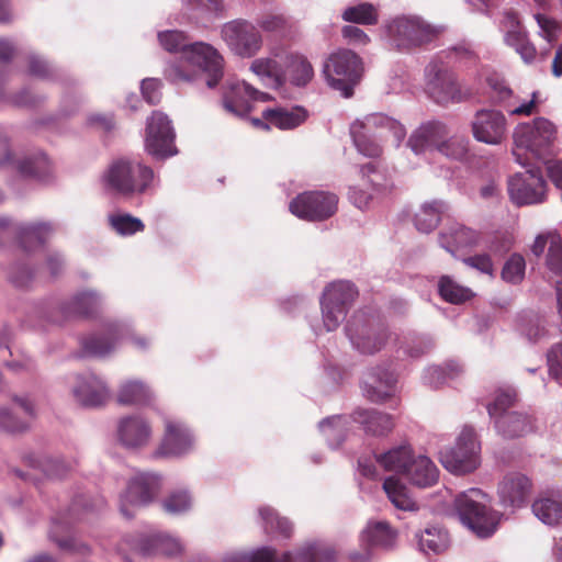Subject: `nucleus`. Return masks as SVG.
Wrapping results in <instances>:
<instances>
[{"label": "nucleus", "mask_w": 562, "mask_h": 562, "mask_svg": "<svg viewBox=\"0 0 562 562\" xmlns=\"http://www.w3.org/2000/svg\"><path fill=\"white\" fill-rule=\"evenodd\" d=\"M383 490L390 502L397 509L408 512L418 509V505L409 494L408 488L398 477L394 475L386 477L383 482Z\"/></svg>", "instance_id": "34"}, {"label": "nucleus", "mask_w": 562, "mask_h": 562, "mask_svg": "<svg viewBox=\"0 0 562 562\" xmlns=\"http://www.w3.org/2000/svg\"><path fill=\"white\" fill-rule=\"evenodd\" d=\"M411 482L419 487L434 485L438 480V469L426 456L413 457L406 473Z\"/></svg>", "instance_id": "33"}, {"label": "nucleus", "mask_w": 562, "mask_h": 562, "mask_svg": "<svg viewBox=\"0 0 562 562\" xmlns=\"http://www.w3.org/2000/svg\"><path fill=\"white\" fill-rule=\"evenodd\" d=\"M160 477L153 473H138L128 482L121 495L120 509L126 518H132L136 510L149 504L159 493Z\"/></svg>", "instance_id": "11"}, {"label": "nucleus", "mask_w": 562, "mask_h": 562, "mask_svg": "<svg viewBox=\"0 0 562 562\" xmlns=\"http://www.w3.org/2000/svg\"><path fill=\"white\" fill-rule=\"evenodd\" d=\"M355 423L359 424L366 434L371 436H385L392 431L394 423L389 414L375 409L358 408L352 415Z\"/></svg>", "instance_id": "28"}, {"label": "nucleus", "mask_w": 562, "mask_h": 562, "mask_svg": "<svg viewBox=\"0 0 562 562\" xmlns=\"http://www.w3.org/2000/svg\"><path fill=\"white\" fill-rule=\"evenodd\" d=\"M471 127L477 142L498 145L506 136L507 122L501 111L482 109L476 111Z\"/></svg>", "instance_id": "16"}, {"label": "nucleus", "mask_w": 562, "mask_h": 562, "mask_svg": "<svg viewBox=\"0 0 562 562\" xmlns=\"http://www.w3.org/2000/svg\"><path fill=\"white\" fill-rule=\"evenodd\" d=\"M342 19L357 24L373 25L378 22V14L371 3L361 2L348 7L342 13Z\"/></svg>", "instance_id": "50"}, {"label": "nucleus", "mask_w": 562, "mask_h": 562, "mask_svg": "<svg viewBox=\"0 0 562 562\" xmlns=\"http://www.w3.org/2000/svg\"><path fill=\"white\" fill-rule=\"evenodd\" d=\"M418 546L425 553L439 554L445 552L450 546V537L448 532L437 526L425 528L417 535Z\"/></svg>", "instance_id": "40"}, {"label": "nucleus", "mask_w": 562, "mask_h": 562, "mask_svg": "<svg viewBox=\"0 0 562 562\" xmlns=\"http://www.w3.org/2000/svg\"><path fill=\"white\" fill-rule=\"evenodd\" d=\"M161 81L156 78H146L142 80L140 92L144 100L150 104L156 105L161 99Z\"/></svg>", "instance_id": "62"}, {"label": "nucleus", "mask_w": 562, "mask_h": 562, "mask_svg": "<svg viewBox=\"0 0 562 562\" xmlns=\"http://www.w3.org/2000/svg\"><path fill=\"white\" fill-rule=\"evenodd\" d=\"M516 401V393L513 389L498 390L495 394L493 402L487 404L488 415L494 422L499 415L508 414Z\"/></svg>", "instance_id": "53"}, {"label": "nucleus", "mask_w": 562, "mask_h": 562, "mask_svg": "<svg viewBox=\"0 0 562 562\" xmlns=\"http://www.w3.org/2000/svg\"><path fill=\"white\" fill-rule=\"evenodd\" d=\"M45 97L35 94L29 88H23L19 92L10 95L9 98L5 95L2 101H9L11 104L15 106H36L44 101Z\"/></svg>", "instance_id": "61"}, {"label": "nucleus", "mask_w": 562, "mask_h": 562, "mask_svg": "<svg viewBox=\"0 0 562 562\" xmlns=\"http://www.w3.org/2000/svg\"><path fill=\"white\" fill-rule=\"evenodd\" d=\"M346 331L355 348L368 355L381 350L389 338L384 327L375 324L373 319H363L359 315L348 322Z\"/></svg>", "instance_id": "14"}, {"label": "nucleus", "mask_w": 562, "mask_h": 562, "mask_svg": "<svg viewBox=\"0 0 562 562\" xmlns=\"http://www.w3.org/2000/svg\"><path fill=\"white\" fill-rule=\"evenodd\" d=\"M395 375L384 369H374L366 374L363 381L364 395L372 402H382L395 391Z\"/></svg>", "instance_id": "25"}, {"label": "nucleus", "mask_w": 562, "mask_h": 562, "mask_svg": "<svg viewBox=\"0 0 562 562\" xmlns=\"http://www.w3.org/2000/svg\"><path fill=\"white\" fill-rule=\"evenodd\" d=\"M186 14L196 24H206L223 16L224 0H182Z\"/></svg>", "instance_id": "31"}, {"label": "nucleus", "mask_w": 562, "mask_h": 562, "mask_svg": "<svg viewBox=\"0 0 562 562\" xmlns=\"http://www.w3.org/2000/svg\"><path fill=\"white\" fill-rule=\"evenodd\" d=\"M151 437L149 424L139 416L122 418L117 425V438L126 448H140L146 446Z\"/></svg>", "instance_id": "23"}, {"label": "nucleus", "mask_w": 562, "mask_h": 562, "mask_svg": "<svg viewBox=\"0 0 562 562\" xmlns=\"http://www.w3.org/2000/svg\"><path fill=\"white\" fill-rule=\"evenodd\" d=\"M480 449L474 429L465 426L458 436L454 447L440 452V462L451 473L465 474L479 467Z\"/></svg>", "instance_id": "6"}, {"label": "nucleus", "mask_w": 562, "mask_h": 562, "mask_svg": "<svg viewBox=\"0 0 562 562\" xmlns=\"http://www.w3.org/2000/svg\"><path fill=\"white\" fill-rule=\"evenodd\" d=\"M150 389L142 381L131 380L121 385L117 401L124 405L144 404L151 400Z\"/></svg>", "instance_id": "45"}, {"label": "nucleus", "mask_w": 562, "mask_h": 562, "mask_svg": "<svg viewBox=\"0 0 562 562\" xmlns=\"http://www.w3.org/2000/svg\"><path fill=\"white\" fill-rule=\"evenodd\" d=\"M335 550L330 547L308 546L295 554L286 552L277 560L276 551L261 548L251 553L232 554L223 562H334Z\"/></svg>", "instance_id": "10"}, {"label": "nucleus", "mask_w": 562, "mask_h": 562, "mask_svg": "<svg viewBox=\"0 0 562 562\" xmlns=\"http://www.w3.org/2000/svg\"><path fill=\"white\" fill-rule=\"evenodd\" d=\"M132 549L143 555L151 553L173 555L181 552L182 544L178 539L169 535L154 533L137 540L132 544Z\"/></svg>", "instance_id": "30"}, {"label": "nucleus", "mask_w": 562, "mask_h": 562, "mask_svg": "<svg viewBox=\"0 0 562 562\" xmlns=\"http://www.w3.org/2000/svg\"><path fill=\"white\" fill-rule=\"evenodd\" d=\"M544 178H509L508 193L517 205L541 203L546 198Z\"/></svg>", "instance_id": "21"}, {"label": "nucleus", "mask_w": 562, "mask_h": 562, "mask_svg": "<svg viewBox=\"0 0 562 562\" xmlns=\"http://www.w3.org/2000/svg\"><path fill=\"white\" fill-rule=\"evenodd\" d=\"M350 135L357 150L369 158L376 159L383 153L382 139L375 133L367 132L360 127V124L352 123L350 125Z\"/></svg>", "instance_id": "36"}, {"label": "nucleus", "mask_w": 562, "mask_h": 562, "mask_svg": "<svg viewBox=\"0 0 562 562\" xmlns=\"http://www.w3.org/2000/svg\"><path fill=\"white\" fill-rule=\"evenodd\" d=\"M103 176H154V171L137 157L123 156L113 159Z\"/></svg>", "instance_id": "41"}, {"label": "nucleus", "mask_w": 562, "mask_h": 562, "mask_svg": "<svg viewBox=\"0 0 562 562\" xmlns=\"http://www.w3.org/2000/svg\"><path fill=\"white\" fill-rule=\"evenodd\" d=\"M447 134V127L442 122L428 121L413 131L408 137L407 147L416 156L437 151V145Z\"/></svg>", "instance_id": "19"}, {"label": "nucleus", "mask_w": 562, "mask_h": 562, "mask_svg": "<svg viewBox=\"0 0 562 562\" xmlns=\"http://www.w3.org/2000/svg\"><path fill=\"white\" fill-rule=\"evenodd\" d=\"M530 479L518 472L508 473L498 484L497 495L504 508L512 512L524 507L531 495Z\"/></svg>", "instance_id": "17"}, {"label": "nucleus", "mask_w": 562, "mask_h": 562, "mask_svg": "<svg viewBox=\"0 0 562 562\" xmlns=\"http://www.w3.org/2000/svg\"><path fill=\"white\" fill-rule=\"evenodd\" d=\"M262 117L279 130H293L306 121L308 112L301 105L292 108L278 106L266 109L262 112Z\"/></svg>", "instance_id": "29"}, {"label": "nucleus", "mask_w": 562, "mask_h": 562, "mask_svg": "<svg viewBox=\"0 0 562 562\" xmlns=\"http://www.w3.org/2000/svg\"><path fill=\"white\" fill-rule=\"evenodd\" d=\"M29 428V423L14 416L9 408L0 406V429L7 432H22Z\"/></svg>", "instance_id": "60"}, {"label": "nucleus", "mask_w": 562, "mask_h": 562, "mask_svg": "<svg viewBox=\"0 0 562 562\" xmlns=\"http://www.w3.org/2000/svg\"><path fill=\"white\" fill-rule=\"evenodd\" d=\"M147 186L146 178H104L103 183L109 192L123 195L140 193Z\"/></svg>", "instance_id": "48"}, {"label": "nucleus", "mask_w": 562, "mask_h": 562, "mask_svg": "<svg viewBox=\"0 0 562 562\" xmlns=\"http://www.w3.org/2000/svg\"><path fill=\"white\" fill-rule=\"evenodd\" d=\"M488 87L491 88V98L494 102L499 103L505 110L510 105L513 98V90L509 86L497 77H490L487 79Z\"/></svg>", "instance_id": "58"}, {"label": "nucleus", "mask_w": 562, "mask_h": 562, "mask_svg": "<svg viewBox=\"0 0 562 562\" xmlns=\"http://www.w3.org/2000/svg\"><path fill=\"white\" fill-rule=\"evenodd\" d=\"M549 373L558 381L562 380V345L553 346L548 352Z\"/></svg>", "instance_id": "64"}, {"label": "nucleus", "mask_w": 562, "mask_h": 562, "mask_svg": "<svg viewBox=\"0 0 562 562\" xmlns=\"http://www.w3.org/2000/svg\"><path fill=\"white\" fill-rule=\"evenodd\" d=\"M322 314L324 326L327 331L335 330L339 327L340 323L345 319L347 310L342 308L338 304L321 301Z\"/></svg>", "instance_id": "55"}, {"label": "nucleus", "mask_w": 562, "mask_h": 562, "mask_svg": "<svg viewBox=\"0 0 562 562\" xmlns=\"http://www.w3.org/2000/svg\"><path fill=\"white\" fill-rule=\"evenodd\" d=\"M29 74L42 79H50L56 76V69L47 59L32 53L29 55Z\"/></svg>", "instance_id": "59"}, {"label": "nucleus", "mask_w": 562, "mask_h": 562, "mask_svg": "<svg viewBox=\"0 0 562 562\" xmlns=\"http://www.w3.org/2000/svg\"><path fill=\"white\" fill-rule=\"evenodd\" d=\"M72 394L77 403L86 407L101 406L110 397L106 384L92 373L77 376Z\"/></svg>", "instance_id": "20"}, {"label": "nucleus", "mask_w": 562, "mask_h": 562, "mask_svg": "<svg viewBox=\"0 0 562 562\" xmlns=\"http://www.w3.org/2000/svg\"><path fill=\"white\" fill-rule=\"evenodd\" d=\"M176 132L171 120L160 111H154L146 122L145 149L157 160L178 154Z\"/></svg>", "instance_id": "8"}, {"label": "nucleus", "mask_w": 562, "mask_h": 562, "mask_svg": "<svg viewBox=\"0 0 562 562\" xmlns=\"http://www.w3.org/2000/svg\"><path fill=\"white\" fill-rule=\"evenodd\" d=\"M338 198L334 193L314 191L299 194L290 203V212L299 218L322 221L337 211Z\"/></svg>", "instance_id": "13"}, {"label": "nucleus", "mask_w": 562, "mask_h": 562, "mask_svg": "<svg viewBox=\"0 0 562 562\" xmlns=\"http://www.w3.org/2000/svg\"><path fill=\"white\" fill-rule=\"evenodd\" d=\"M413 457L411 447L400 446L376 454L375 462L385 471L406 474Z\"/></svg>", "instance_id": "35"}, {"label": "nucleus", "mask_w": 562, "mask_h": 562, "mask_svg": "<svg viewBox=\"0 0 562 562\" xmlns=\"http://www.w3.org/2000/svg\"><path fill=\"white\" fill-rule=\"evenodd\" d=\"M101 305L100 296L92 291L77 294L69 303V311L77 315L89 316Z\"/></svg>", "instance_id": "51"}, {"label": "nucleus", "mask_w": 562, "mask_h": 562, "mask_svg": "<svg viewBox=\"0 0 562 562\" xmlns=\"http://www.w3.org/2000/svg\"><path fill=\"white\" fill-rule=\"evenodd\" d=\"M193 447V437L190 430L176 420L165 422V435L157 450V456L180 457L188 453Z\"/></svg>", "instance_id": "18"}, {"label": "nucleus", "mask_w": 562, "mask_h": 562, "mask_svg": "<svg viewBox=\"0 0 562 562\" xmlns=\"http://www.w3.org/2000/svg\"><path fill=\"white\" fill-rule=\"evenodd\" d=\"M363 72L361 58L350 49L331 53L323 64V75L327 85L339 91L344 98L353 95L355 87Z\"/></svg>", "instance_id": "4"}, {"label": "nucleus", "mask_w": 562, "mask_h": 562, "mask_svg": "<svg viewBox=\"0 0 562 562\" xmlns=\"http://www.w3.org/2000/svg\"><path fill=\"white\" fill-rule=\"evenodd\" d=\"M353 123L360 124L361 128L375 133L381 138L392 135L396 146H400L406 136L404 125L398 120L384 113H371L361 120H356Z\"/></svg>", "instance_id": "22"}, {"label": "nucleus", "mask_w": 562, "mask_h": 562, "mask_svg": "<svg viewBox=\"0 0 562 562\" xmlns=\"http://www.w3.org/2000/svg\"><path fill=\"white\" fill-rule=\"evenodd\" d=\"M437 151L447 158L465 162L470 157L469 139L461 136H452L437 145Z\"/></svg>", "instance_id": "47"}, {"label": "nucleus", "mask_w": 562, "mask_h": 562, "mask_svg": "<svg viewBox=\"0 0 562 562\" xmlns=\"http://www.w3.org/2000/svg\"><path fill=\"white\" fill-rule=\"evenodd\" d=\"M557 127L546 117H537L531 123L518 124L514 131L515 160L528 167V155L539 157L555 139Z\"/></svg>", "instance_id": "3"}, {"label": "nucleus", "mask_w": 562, "mask_h": 562, "mask_svg": "<svg viewBox=\"0 0 562 562\" xmlns=\"http://www.w3.org/2000/svg\"><path fill=\"white\" fill-rule=\"evenodd\" d=\"M395 540L396 533L383 521L369 524L361 535V541L372 548L389 549Z\"/></svg>", "instance_id": "39"}, {"label": "nucleus", "mask_w": 562, "mask_h": 562, "mask_svg": "<svg viewBox=\"0 0 562 562\" xmlns=\"http://www.w3.org/2000/svg\"><path fill=\"white\" fill-rule=\"evenodd\" d=\"M36 467H40L43 472L53 479L61 477L68 470L67 464L59 458H46L36 461Z\"/></svg>", "instance_id": "63"}, {"label": "nucleus", "mask_w": 562, "mask_h": 562, "mask_svg": "<svg viewBox=\"0 0 562 562\" xmlns=\"http://www.w3.org/2000/svg\"><path fill=\"white\" fill-rule=\"evenodd\" d=\"M461 522L480 538L491 537L497 529L501 515L490 508L488 498L479 488L459 494L454 501Z\"/></svg>", "instance_id": "2"}, {"label": "nucleus", "mask_w": 562, "mask_h": 562, "mask_svg": "<svg viewBox=\"0 0 562 562\" xmlns=\"http://www.w3.org/2000/svg\"><path fill=\"white\" fill-rule=\"evenodd\" d=\"M221 37L233 54L251 58L259 53L263 38L258 27L245 19H235L221 27Z\"/></svg>", "instance_id": "7"}, {"label": "nucleus", "mask_w": 562, "mask_h": 562, "mask_svg": "<svg viewBox=\"0 0 562 562\" xmlns=\"http://www.w3.org/2000/svg\"><path fill=\"white\" fill-rule=\"evenodd\" d=\"M494 426L498 435L507 439H513L532 432L535 430V420L526 413L510 412L505 415H499Z\"/></svg>", "instance_id": "27"}, {"label": "nucleus", "mask_w": 562, "mask_h": 562, "mask_svg": "<svg viewBox=\"0 0 562 562\" xmlns=\"http://www.w3.org/2000/svg\"><path fill=\"white\" fill-rule=\"evenodd\" d=\"M477 232L454 223L446 227L439 235V243L452 256L463 248L473 247L479 243Z\"/></svg>", "instance_id": "26"}, {"label": "nucleus", "mask_w": 562, "mask_h": 562, "mask_svg": "<svg viewBox=\"0 0 562 562\" xmlns=\"http://www.w3.org/2000/svg\"><path fill=\"white\" fill-rule=\"evenodd\" d=\"M54 228L49 223L27 224L20 228V241L26 250L42 246L52 235Z\"/></svg>", "instance_id": "43"}, {"label": "nucleus", "mask_w": 562, "mask_h": 562, "mask_svg": "<svg viewBox=\"0 0 562 562\" xmlns=\"http://www.w3.org/2000/svg\"><path fill=\"white\" fill-rule=\"evenodd\" d=\"M110 223L111 226L121 235H132L144 229L143 222L130 214L111 216Z\"/></svg>", "instance_id": "57"}, {"label": "nucleus", "mask_w": 562, "mask_h": 562, "mask_svg": "<svg viewBox=\"0 0 562 562\" xmlns=\"http://www.w3.org/2000/svg\"><path fill=\"white\" fill-rule=\"evenodd\" d=\"M445 205L440 201L424 203L415 214V226L422 233H429L440 222Z\"/></svg>", "instance_id": "44"}, {"label": "nucleus", "mask_w": 562, "mask_h": 562, "mask_svg": "<svg viewBox=\"0 0 562 562\" xmlns=\"http://www.w3.org/2000/svg\"><path fill=\"white\" fill-rule=\"evenodd\" d=\"M440 296L452 304H461L474 294L471 289L462 286L448 276H442L438 283Z\"/></svg>", "instance_id": "46"}, {"label": "nucleus", "mask_w": 562, "mask_h": 562, "mask_svg": "<svg viewBox=\"0 0 562 562\" xmlns=\"http://www.w3.org/2000/svg\"><path fill=\"white\" fill-rule=\"evenodd\" d=\"M50 160L41 153L29 155L14 149L7 138L0 137V173H16L19 176H45L48 173Z\"/></svg>", "instance_id": "9"}, {"label": "nucleus", "mask_w": 562, "mask_h": 562, "mask_svg": "<svg viewBox=\"0 0 562 562\" xmlns=\"http://www.w3.org/2000/svg\"><path fill=\"white\" fill-rule=\"evenodd\" d=\"M347 424V418L342 416L328 417L319 423V430L330 447H337L344 441Z\"/></svg>", "instance_id": "49"}, {"label": "nucleus", "mask_w": 562, "mask_h": 562, "mask_svg": "<svg viewBox=\"0 0 562 562\" xmlns=\"http://www.w3.org/2000/svg\"><path fill=\"white\" fill-rule=\"evenodd\" d=\"M158 41L165 50L181 55L180 60L165 69V78L169 82L214 89L223 80L224 58L211 44L191 43L183 32L177 30L159 32Z\"/></svg>", "instance_id": "1"}, {"label": "nucleus", "mask_w": 562, "mask_h": 562, "mask_svg": "<svg viewBox=\"0 0 562 562\" xmlns=\"http://www.w3.org/2000/svg\"><path fill=\"white\" fill-rule=\"evenodd\" d=\"M526 262L521 255H512L502 269V279L507 283L517 284L525 277Z\"/></svg>", "instance_id": "54"}, {"label": "nucleus", "mask_w": 562, "mask_h": 562, "mask_svg": "<svg viewBox=\"0 0 562 562\" xmlns=\"http://www.w3.org/2000/svg\"><path fill=\"white\" fill-rule=\"evenodd\" d=\"M250 70L266 88L279 89L285 82V72L282 66L273 58L255 59L251 63Z\"/></svg>", "instance_id": "32"}, {"label": "nucleus", "mask_w": 562, "mask_h": 562, "mask_svg": "<svg viewBox=\"0 0 562 562\" xmlns=\"http://www.w3.org/2000/svg\"><path fill=\"white\" fill-rule=\"evenodd\" d=\"M259 515L267 531H278L284 537L290 536L292 531L291 522L286 518L279 517L273 508L261 507L259 508Z\"/></svg>", "instance_id": "52"}, {"label": "nucleus", "mask_w": 562, "mask_h": 562, "mask_svg": "<svg viewBox=\"0 0 562 562\" xmlns=\"http://www.w3.org/2000/svg\"><path fill=\"white\" fill-rule=\"evenodd\" d=\"M535 516L548 526L562 525V496L540 497L532 504Z\"/></svg>", "instance_id": "38"}, {"label": "nucleus", "mask_w": 562, "mask_h": 562, "mask_svg": "<svg viewBox=\"0 0 562 562\" xmlns=\"http://www.w3.org/2000/svg\"><path fill=\"white\" fill-rule=\"evenodd\" d=\"M385 35L392 47L400 52H411L430 43L435 29L417 15H397L385 26Z\"/></svg>", "instance_id": "5"}, {"label": "nucleus", "mask_w": 562, "mask_h": 562, "mask_svg": "<svg viewBox=\"0 0 562 562\" xmlns=\"http://www.w3.org/2000/svg\"><path fill=\"white\" fill-rule=\"evenodd\" d=\"M425 91L437 104L447 105L464 100V93L452 71L441 68L437 64H429L425 68Z\"/></svg>", "instance_id": "12"}, {"label": "nucleus", "mask_w": 562, "mask_h": 562, "mask_svg": "<svg viewBox=\"0 0 562 562\" xmlns=\"http://www.w3.org/2000/svg\"><path fill=\"white\" fill-rule=\"evenodd\" d=\"M269 100L268 93L259 91L244 80H227L223 86L222 105L226 112L237 117H244L251 111L249 101Z\"/></svg>", "instance_id": "15"}, {"label": "nucleus", "mask_w": 562, "mask_h": 562, "mask_svg": "<svg viewBox=\"0 0 562 562\" xmlns=\"http://www.w3.org/2000/svg\"><path fill=\"white\" fill-rule=\"evenodd\" d=\"M290 82L295 87L307 86L313 77L314 69L307 58L301 54L290 53L285 56Z\"/></svg>", "instance_id": "37"}, {"label": "nucleus", "mask_w": 562, "mask_h": 562, "mask_svg": "<svg viewBox=\"0 0 562 562\" xmlns=\"http://www.w3.org/2000/svg\"><path fill=\"white\" fill-rule=\"evenodd\" d=\"M191 496L187 491L170 494L162 503L164 509L171 515H179L191 508Z\"/></svg>", "instance_id": "56"}, {"label": "nucleus", "mask_w": 562, "mask_h": 562, "mask_svg": "<svg viewBox=\"0 0 562 562\" xmlns=\"http://www.w3.org/2000/svg\"><path fill=\"white\" fill-rule=\"evenodd\" d=\"M358 291L349 281H337L330 283L323 293V299L327 302L338 304L342 308L348 310L349 305L355 301Z\"/></svg>", "instance_id": "42"}, {"label": "nucleus", "mask_w": 562, "mask_h": 562, "mask_svg": "<svg viewBox=\"0 0 562 562\" xmlns=\"http://www.w3.org/2000/svg\"><path fill=\"white\" fill-rule=\"evenodd\" d=\"M391 190L389 178H379V181L362 178L358 184L350 188L349 200L358 209L366 210L375 199L390 193Z\"/></svg>", "instance_id": "24"}]
</instances>
